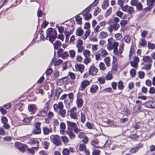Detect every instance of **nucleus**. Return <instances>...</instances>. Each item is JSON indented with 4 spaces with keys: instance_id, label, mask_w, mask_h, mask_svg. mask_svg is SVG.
<instances>
[{
    "instance_id": "obj_61",
    "label": "nucleus",
    "mask_w": 155,
    "mask_h": 155,
    "mask_svg": "<svg viewBox=\"0 0 155 155\" xmlns=\"http://www.w3.org/2000/svg\"><path fill=\"white\" fill-rule=\"evenodd\" d=\"M68 75L70 77L71 79H74L75 78V76L74 74L71 72H69L68 73Z\"/></svg>"
},
{
    "instance_id": "obj_29",
    "label": "nucleus",
    "mask_w": 155,
    "mask_h": 155,
    "mask_svg": "<svg viewBox=\"0 0 155 155\" xmlns=\"http://www.w3.org/2000/svg\"><path fill=\"white\" fill-rule=\"evenodd\" d=\"M118 45V43L117 42H114L113 44L110 47V49L108 48L109 50L112 49L117 48Z\"/></svg>"
},
{
    "instance_id": "obj_22",
    "label": "nucleus",
    "mask_w": 155,
    "mask_h": 155,
    "mask_svg": "<svg viewBox=\"0 0 155 155\" xmlns=\"http://www.w3.org/2000/svg\"><path fill=\"white\" fill-rule=\"evenodd\" d=\"M61 45V42L59 41H57L54 44L55 49L58 50L59 46Z\"/></svg>"
},
{
    "instance_id": "obj_18",
    "label": "nucleus",
    "mask_w": 155,
    "mask_h": 155,
    "mask_svg": "<svg viewBox=\"0 0 155 155\" xmlns=\"http://www.w3.org/2000/svg\"><path fill=\"white\" fill-rule=\"evenodd\" d=\"M44 134L45 135H48L50 132H52L51 130H50L47 127H44L43 128Z\"/></svg>"
},
{
    "instance_id": "obj_16",
    "label": "nucleus",
    "mask_w": 155,
    "mask_h": 155,
    "mask_svg": "<svg viewBox=\"0 0 155 155\" xmlns=\"http://www.w3.org/2000/svg\"><path fill=\"white\" fill-rule=\"evenodd\" d=\"M61 91V90L59 88H57L55 91V94L54 98L55 99H58V98L59 96Z\"/></svg>"
},
{
    "instance_id": "obj_7",
    "label": "nucleus",
    "mask_w": 155,
    "mask_h": 155,
    "mask_svg": "<svg viewBox=\"0 0 155 155\" xmlns=\"http://www.w3.org/2000/svg\"><path fill=\"white\" fill-rule=\"evenodd\" d=\"M90 82L87 80H85L81 82L80 87L79 90L81 91H83L86 87L89 85Z\"/></svg>"
},
{
    "instance_id": "obj_42",
    "label": "nucleus",
    "mask_w": 155,
    "mask_h": 155,
    "mask_svg": "<svg viewBox=\"0 0 155 155\" xmlns=\"http://www.w3.org/2000/svg\"><path fill=\"white\" fill-rule=\"evenodd\" d=\"M148 48L149 49H155V45L151 43L150 42L148 43Z\"/></svg>"
},
{
    "instance_id": "obj_13",
    "label": "nucleus",
    "mask_w": 155,
    "mask_h": 155,
    "mask_svg": "<svg viewBox=\"0 0 155 155\" xmlns=\"http://www.w3.org/2000/svg\"><path fill=\"white\" fill-rule=\"evenodd\" d=\"M54 30H55L54 29H53L51 28H48L46 31V39L48 40V36H49L50 35H51L52 34H54Z\"/></svg>"
},
{
    "instance_id": "obj_30",
    "label": "nucleus",
    "mask_w": 155,
    "mask_h": 155,
    "mask_svg": "<svg viewBox=\"0 0 155 155\" xmlns=\"http://www.w3.org/2000/svg\"><path fill=\"white\" fill-rule=\"evenodd\" d=\"M82 19V18L79 15H78L76 16V20L78 24L81 25V24Z\"/></svg>"
},
{
    "instance_id": "obj_6",
    "label": "nucleus",
    "mask_w": 155,
    "mask_h": 155,
    "mask_svg": "<svg viewBox=\"0 0 155 155\" xmlns=\"http://www.w3.org/2000/svg\"><path fill=\"white\" fill-rule=\"evenodd\" d=\"M82 96L80 92H79L77 94V99L76 103L77 106L78 107H81L83 104V100L81 99Z\"/></svg>"
},
{
    "instance_id": "obj_8",
    "label": "nucleus",
    "mask_w": 155,
    "mask_h": 155,
    "mask_svg": "<svg viewBox=\"0 0 155 155\" xmlns=\"http://www.w3.org/2000/svg\"><path fill=\"white\" fill-rule=\"evenodd\" d=\"M97 71V68L93 66H91L89 71L90 74L92 75V76H94L96 74Z\"/></svg>"
},
{
    "instance_id": "obj_60",
    "label": "nucleus",
    "mask_w": 155,
    "mask_h": 155,
    "mask_svg": "<svg viewBox=\"0 0 155 155\" xmlns=\"http://www.w3.org/2000/svg\"><path fill=\"white\" fill-rule=\"evenodd\" d=\"M1 121L4 124H7L8 122V119L6 117L3 116L2 117Z\"/></svg>"
},
{
    "instance_id": "obj_59",
    "label": "nucleus",
    "mask_w": 155,
    "mask_h": 155,
    "mask_svg": "<svg viewBox=\"0 0 155 155\" xmlns=\"http://www.w3.org/2000/svg\"><path fill=\"white\" fill-rule=\"evenodd\" d=\"M48 24V23L46 21H44L41 25V28H45L47 26Z\"/></svg>"
},
{
    "instance_id": "obj_64",
    "label": "nucleus",
    "mask_w": 155,
    "mask_h": 155,
    "mask_svg": "<svg viewBox=\"0 0 155 155\" xmlns=\"http://www.w3.org/2000/svg\"><path fill=\"white\" fill-rule=\"evenodd\" d=\"M100 151L99 150H94L92 153V155H99Z\"/></svg>"
},
{
    "instance_id": "obj_37",
    "label": "nucleus",
    "mask_w": 155,
    "mask_h": 155,
    "mask_svg": "<svg viewBox=\"0 0 155 155\" xmlns=\"http://www.w3.org/2000/svg\"><path fill=\"white\" fill-rule=\"evenodd\" d=\"M114 36L117 40H120L123 37L122 35L120 33L115 34Z\"/></svg>"
},
{
    "instance_id": "obj_34",
    "label": "nucleus",
    "mask_w": 155,
    "mask_h": 155,
    "mask_svg": "<svg viewBox=\"0 0 155 155\" xmlns=\"http://www.w3.org/2000/svg\"><path fill=\"white\" fill-rule=\"evenodd\" d=\"M67 78L66 77H64L62 78L61 79H58L57 80V82L58 83V82L59 83L60 85H61L62 84H64V79H66Z\"/></svg>"
},
{
    "instance_id": "obj_47",
    "label": "nucleus",
    "mask_w": 155,
    "mask_h": 155,
    "mask_svg": "<svg viewBox=\"0 0 155 155\" xmlns=\"http://www.w3.org/2000/svg\"><path fill=\"white\" fill-rule=\"evenodd\" d=\"M99 68L101 70L104 71L105 69L104 64L103 62H101L99 64Z\"/></svg>"
},
{
    "instance_id": "obj_2",
    "label": "nucleus",
    "mask_w": 155,
    "mask_h": 155,
    "mask_svg": "<svg viewBox=\"0 0 155 155\" xmlns=\"http://www.w3.org/2000/svg\"><path fill=\"white\" fill-rule=\"evenodd\" d=\"M98 0H95L94 2L87 7L85 8L82 12V14L83 16L86 15L89 12L91 6H96L98 4Z\"/></svg>"
},
{
    "instance_id": "obj_31",
    "label": "nucleus",
    "mask_w": 155,
    "mask_h": 155,
    "mask_svg": "<svg viewBox=\"0 0 155 155\" xmlns=\"http://www.w3.org/2000/svg\"><path fill=\"white\" fill-rule=\"evenodd\" d=\"M28 110L29 111L34 112L35 110V108L34 105H30L28 106Z\"/></svg>"
},
{
    "instance_id": "obj_52",
    "label": "nucleus",
    "mask_w": 155,
    "mask_h": 155,
    "mask_svg": "<svg viewBox=\"0 0 155 155\" xmlns=\"http://www.w3.org/2000/svg\"><path fill=\"white\" fill-rule=\"evenodd\" d=\"M136 73V71L134 69H131L130 71V74L132 77H134L135 76Z\"/></svg>"
},
{
    "instance_id": "obj_58",
    "label": "nucleus",
    "mask_w": 155,
    "mask_h": 155,
    "mask_svg": "<svg viewBox=\"0 0 155 155\" xmlns=\"http://www.w3.org/2000/svg\"><path fill=\"white\" fill-rule=\"evenodd\" d=\"M63 50L62 48H60L57 52V54L58 57H61L62 55Z\"/></svg>"
},
{
    "instance_id": "obj_53",
    "label": "nucleus",
    "mask_w": 155,
    "mask_h": 155,
    "mask_svg": "<svg viewBox=\"0 0 155 155\" xmlns=\"http://www.w3.org/2000/svg\"><path fill=\"white\" fill-rule=\"evenodd\" d=\"M119 20V18L118 17H115L113 19H110V21L111 23L115 22V23H117Z\"/></svg>"
},
{
    "instance_id": "obj_48",
    "label": "nucleus",
    "mask_w": 155,
    "mask_h": 155,
    "mask_svg": "<svg viewBox=\"0 0 155 155\" xmlns=\"http://www.w3.org/2000/svg\"><path fill=\"white\" fill-rule=\"evenodd\" d=\"M124 40L126 42L129 43L130 41V38L128 35H125L124 38Z\"/></svg>"
},
{
    "instance_id": "obj_4",
    "label": "nucleus",
    "mask_w": 155,
    "mask_h": 155,
    "mask_svg": "<svg viewBox=\"0 0 155 155\" xmlns=\"http://www.w3.org/2000/svg\"><path fill=\"white\" fill-rule=\"evenodd\" d=\"M109 24L110 25V26L108 27L107 28L110 33L112 32L113 29L115 31L117 30L120 27L119 24L117 23H115L114 25L110 24V23H109Z\"/></svg>"
},
{
    "instance_id": "obj_44",
    "label": "nucleus",
    "mask_w": 155,
    "mask_h": 155,
    "mask_svg": "<svg viewBox=\"0 0 155 155\" xmlns=\"http://www.w3.org/2000/svg\"><path fill=\"white\" fill-rule=\"evenodd\" d=\"M117 64L115 63H112V71L116 72L117 71Z\"/></svg>"
},
{
    "instance_id": "obj_27",
    "label": "nucleus",
    "mask_w": 155,
    "mask_h": 155,
    "mask_svg": "<svg viewBox=\"0 0 155 155\" xmlns=\"http://www.w3.org/2000/svg\"><path fill=\"white\" fill-rule=\"evenodd\" d=\"M140 148L139 146L137 147L132 148L130 150V152L132 153H134L137 152Z\"/></svg>"
},
{
    "instance_id": "obj_43",
    "label": "nucleus",
    "mask_w": 155,
    "mask_h": 155,
    "mask_svg": "<svg viewBox=\"0 0 155 155\" xmlns=\"http://www.w3.org/2000/svg\"><path fill=\"white\" fill-rule=\"evenodd\" d=\"M61 140L64 143H66L68 142V139L66 136H63L61 137Z\"/></svg>"
},
{
    "instance_id": "obj_15",
    "label": "nucleus",
    "mask_w": 155,
    "mask_h": 155,
    "mask_svg": "<svg viewBox=\"0 0 155 155\" xmlns=\"http://www.w3.org/2000/svg\"><path fill=\"white\" fill-rule=\"evenodd\" d=\"M143 60L144 62L149 63H151L152 62L151 58L148 56H144Z\"/></svg>"
},
{
    "instance_id": "obj_62",
    "label": "nucleus",
    "mask_w": 155,
    "mask_h": 155,
    "mask_svg": "<svg viewBox=\"0 0 155 155\" xmlns=\"http://www.w3.org/2000/svg\"><path fill=\"white\" fill-rule=\"evenodd\" d=\"M154 1L153 0H147V5L149 6H152L154 4Z\"/></svg>"
},
{
    "instance_id": "obj_50",
    "label": "nucleus",
    "mask_w": 155,
    "mask_h": 155,
    "mask_svg": "<svg viewBox=\"0 0 155 155\" xmlns=\"http://www.w3.org/2000/svg\"><path fill=\"white\" fill-rule=\"evenodd\" d=\"M134 52V47L133 46H131L130 48V50L129 54V58H130L131 55Z\"/></svg>"
},
{
    "instance_id": "obj_54",
    "label": "nucleus",
    "mask_w": 155,
    "mask_h": 155,
    "mask_svg": "<svg viewBox=\"0 0 155 155\" xmlns=\"http://www.w3.org/2000/svg\"><path fill=\"white\" fill-rule=\"evenodd\" d=\"M111 10H112L111 8L110 7L108 9L107 11L105 14V15H104L105 17H108V16H109L111 12Z\"/></svg>"
},
{
    "instance_id": "obj_23",
    "label": "nucleus",
    "mask_w": 155,
    "mask_h": 155,
    "mask_svg": "<svg viewBox=\"0 0 155 155\" xmlns=\"http://www.w3.org/2000/svg\"><path fill=\"white\" fill-rule=\"evenodd\" d=\"M107 36V33L104 31H102L100 34L99 38L100 39L105 38Z\"/></svg>"
},
{
    "instance_id": "obj_33",
    "label": "nucleus",
    "mask_w": 155,
    "mask_h": 155,
    "mask_svg": "<svg viewBox=\"0 0 155 155\" xmlns=\"http://www.w3.org/2000/svg\"><path fill=\"white\" fill-rule=\"evenodd\" d=\"M64 33L66 37H69L70 35L72 34V32L71 31H69L67 28H65L64 31Z\"/></svg>"
},
{
    "instance_id": "obj_41",
    "label": "nucleus",
    "mask_w": 155,
    "mask_h": 155,
    "mask_svg": "<svg viewBox=\"0 0 155 155\" xmlns=\"http://www.w3.org/2000/svg\"><path fill=\"white\" fill-rule=\"evenodd\" d=\"M70 57L71 58H74L75 54V52L74 50H71L69 51Z\"/></svg>"
},
{
    "instance_id": "obj_28",
    "label": "nucleus",
    "mask_w": 155,
    "mask_h": 155,
    "mask_svg": "<svg viewBox=\"0 0 155 155\" xmlns=\"http://www.w3.org/2000/svg\"><path fill=\"white\" fill-rule=\"evenodd\" d=\"M67 133L68 135L71 139H74L75 138V135L71 131H67Z\"/></svg>"
},
{
    "instance_id": "obj_40",
    "label": "nucleus",
    "mask_w": 155,
    "mask_h": 155,
    "mask_svg": "<svg viewBox=\"0 0 155 155\" xmlns=\"http://www.w3.org/2000/svg\"><path fill=\"white\" fill-rule=\"evenodd\" d=\"M81 121L83 123H84L85 121V116L84 114H83V113L81 112Z\"/></svg>"
},
{
    "instance_id": "obj_10",
    "label": "nucleus",
    "mask_w": 155,
    "mask_h": 155,
    "mask_svg": "<svg viewBox=\"0 0 155 155\" xmlns=\"http://www.w3.org/2000/svg\"><path fill=\"white\" fill-rule=\"evenodd\" d=\"M66 123L68 125V129H69L71 128H74L76 126V124L73 122L67 121Z\"/></svg>"
},
{
    "instance_id": "obj_35",
    "label": "nucleus",
    "mask_w": 155,
    "mask_h": 155,
    "mask_svg": "<svg viewBox=\"0 0 155 155\" xmlns=\"http://www.w3.org/2000/svg\"><path fill=\"white\" fill-rule=\"evenodd\" d=\"M127 9V11L126 12H127L129 14H132L134 11V8L132 7L129 6Z\"/></svg>"
},
{
    "instance_id": "obj_55",
    "label": "nucleus",
    "mask_w": 155,
    "mask_h": 155,
    "mask_svg": "<svg viewBox=\"0 0 155 155\" xmlns=\"http://www.w3.org/2000/svg\"><path fill=\"white\" fill-rule=\"evenodd\" d=\"M83 43V41L81 40H78L77 42V43L76 45V47L77 48L80 47L82 45Z\"/></svg>"
},
{
    "instance_id": "obj_9",
    "label": "nucleus",
    "mask_w": 155,
    "mask_h": 155,
    "mask_svg": "<svg viewBox=\"0 0 155 155\" xmlns=\"http://www.w3.org/2000/svg\"><path fill=\"white\" fill-rule=\"evenodd\" d=\"M54 34H52L48 36V37H49L48 40L51 43H52L53 41L56 39L57 37V34L56 30L54 31Z\"/></svg>"
},
{
    "instance_id": "obj_39",
    "label": "nucleus",
    "mask_w": 155,
    "mask_h": 155,
    "mask_svg": "<svg viewBox=\"0 0 155 155\" xmlns=\"http://www.w3.org/2000/svg\"><path fill=\"white\" fill-rule=\"evenodd\" d=\"M83 54L85 58H88L90 56L91 53L89 50H86L84 52Z\"/></svg>"
},
{
    "instance_id": "obj_1",
    "label": "nucleus",
    "mask_w": 155,
    "mask_h": 155,
    "mask_svg": "<svg viewBox=\"0 0 155 155\" xmlns=\"http://www.w3.org/2000/svg\"><path fill=\"white\" fill-rule=\"evenodd\" d=\"M51 141L57 146L61 145L60 137L58 135H52L50 137Z\"/></svg>"
},
{
    "instance_id": "obj_45",
    "label": "nucleus",
    "mask_w": 155,
    "mask_h": 155,
    "mask_svg": "<svg viewBox=\"0 0 155 155\" xmlns=\"http://www.w3.org/2000/svg\"><path fill=\"white\" fill-rule=\"evenodd\" d=\"M53 70L51 68H49L47 70L45 71V73L47 76L49 75L52 72Z\"/></svg>"
},
{
    "instance_id": "obj_36",
    "label": "nucleus",
    "mask_w": 155,
    "mask_h": 155,
    "mask_svg": "<svg viewBox=\"0 0 155 155\" xmlns=\"http://www.w3.org/2000/svg\"><path fill=\"white\" fill-rule=\"evenodd\" d=\"M24 145V144L20 142H16L15 143V147L18 149L23 146Z\"/></svg>"
},
{
    "instance_id": "obj_46",
    "label": "nucleus",
    "mask_w": 155,
    "mask_h": 155,
    "mask_svg": "<svg viewBox=\"0 0 155 155\" xmlns=\"http://www.w3.org/2000/svg\"><path fill=\"white\" fill-rule=\"evenodd\" d=\"M139 137V136L137 134H134L128 136V137L134 140L136 138H137Z\"/></svg>"
},
{
    "instance_id": "obj_32",
    "label": "nucleus",
    "mask_w": 155,
    "mask_h": 155,
    "mask_svg": "<svg viewBox=\"0 0 155 155\" xmlns=\"http://www.w3.org/2000/svg\"><path fill=\"white\" fill-rule=\"evenodd\" d=\"M110 59L109 57H107L104 59V62L107 67H109L110 66Z\"/></svg>"
},
{
    "instance_id": "obj_21",
    "label": "nucleus",
    "mask_w": 155,
    "mask_h": 155,
    "mask_svg": "<svg viewBox=\"0 0 155 155\" xmlns=\"http://www.w3.org/2000/svg\"><path fill=\"white\" fill-rule=\"evenodd\" d=\"M83 32V31L81 28H79L77 29L76 34L78 36H81L82 35Z\"/></svg>"
},
{
    "instance_id": "obj_3",
    "label": "nucleus",
    "mask_w": 155,
    "mask_h": 155,
    "mask_svg": "<svg viewBox=\"0 0 155 155\" xmlns=\"http://www.w3.org/2000/svg\"><path fill=\"white\" fill-rule=\"evenodd\" d=\"M124 44L122 43L120 47L119 50H118L117 48L114 49V53L116 55H121L124 51Z\"/></svg>"
},
{
    "instance_id": "obj_57",
    "label": "nucleus",
    "mask_w": 155,
    "mask_h": 155,
    "mask_svg": "<svg viewBox=\"0 0 155 155\" xmlns=\"http://www.w3.org/2000/svg\"><path fill=\"white\" fill-rule=\"evenodd\" d=\"M69 54L68 53L67 51H65L61 57L63 59H64L67 58Z\"/></svg>"
},
{
    "instance_id": "obj_25",
    "label": "nucleus",
    "mask_w": 155,
    "mask_h": 155,
    "mask_svg": "<svg viewBox=\"0 0 155 155\" xmlns=\"http://www.w3.org/2000/svg\"><path fill=\"white\" fill-rule=\"evenodd\" d=\"M47 111L46 110H43L40 111L39 114H37V115L39 116H45L47 115Z\"/></svg>"
},
{
    "instance_id": "obj_20",
    "label": "nucleus",
    "mask_w": 155,
    "mask_h": 155,
    "mask_svg": "<svg viewBox=\"0 0 155 155\" xmlns=\"http://www.w3.org/2000/svg\"><path fill=\"white\" fill-rule=\"evenodd\" d=\"M70 116L71 119H74V120L78 119V117L76 113L75 112H70Z\"/></svg>"
},
{
    "instance_id": "obj_12",
    "label": "nucleus",
    "mask_w": 155,
    "mask_h": 155,
    "mask_svg": "<svg viewBox=\"0 0 155 155\" xmlns=\"http://www.w3.org/2000/svg\"><path fill=\"white\" fill-rule=\"evenodd\" d=\"M84 67L83 65L81 64L75 65V68L77 70L80 71L81 73L83 72Z\"/></svg>"
},
{
    "instance_id": "obj_26",
    "label": "nucleus",
    "mask_w": 155,
    "mask_h": 155,
    "mask_svg": "<svg viewBox=\"0 0 155 155\" xmlns=\"http://www.w3.org/2000/svg\"><path fill=\"white\" fill-rule=\"evenodd\" d=\"M146 42L147 41L143 39H141L139 43V44L140 45L142 46L143 47H145L147 45Z\"/></svg>"
},
{
    "instance_id": "obj_14",
    "label": "nucleus",
    "mask_w": 155,
    "mask_h": 155,
    "mask_svg": "<svg viewBox=\"0 0 155 155\" xmlns=\"http://www.w3.org/2000/svg\"><path fill=\"white\" fill-rule=\"evenodd\" d=\"M32 118V117H31L24 118L22 120L23 124L25 125L29 124Z\"/></svg>"
},
{
    "instance_id": "obj_63",
    "label": "nucleus",
    "mask_w": 155,
    "mask_h": 155,
    "mask_svg": "<svg viewBox=\"0 0 155 155\" xmlns=\"http://www.w3.org/2000/svg\"><path fill=\"white\" fill-rule=\"evenodd\" d=\"M64 155H68L69 153V151L67 149H64L62 152Z\"/></svg>"
},
{
    "instance_id": "obj_51",
    "label": "nucleus",
    "mask_w": 155,
    "mask_h": 155,
    "mask_svg": "<svg viewBox=\"0 0 155 155\" xmlns=\"http://www.w3.org/2000/svg\"><path fill=\"white\" fill-rule=\"evenodd\" d=\"M151 67V64H145L144 66L142 68V69H144L146 70H150Z\"/></svg>"
},
{
    "instance_id": "obj_11",
    "label": "nucleus",
    "mask_w": 155,
    "mask_h": 155,
    "mask_svg": "<svg viewBox=\"0 0 155 155\" xmlns=\"http://www.w3.org/2000/svg\"><path fill=\"white\" fill-rule=\"evenodd\" d=\"M98 87V86L96 84H94L92 86L90 89V92L92 94H94L95 93L97 90Z\"/></svg>"
},
{
    "instance_id": "obj_49",
    "label": "nucleus",
    "mask_w": 155,
    "mask_h": 155,
    "mask_svg": "<svg viewBox=\"0 0 155 155\" xmlns=\"http://www.w3.org/2000/svg\"><path fill=\"white\" fill-rule=\"evenodd\" d=\"M28 146L26 145H24L23 146L19 149L18 150L21 152L24 153L25 151V149L27 148Z\"/></svg>"
},
{
    "instance_id": "obj_5",
    "label": "nucleus",
    "mask_w": 155,
    "mask_h": 155,
    "mask_svg": "<svg viewBox=\"0 0 155 155\" xmlns=\"http://www.w3.org/2000/svg\"><path fill=\"white\" fill-rule=\"evenodd\" d=\"M41 123L40 122H37L35 124V129H34L33 131V133L35 134H39L41 133V130L40 129V125Z\"/></svg>"
},
{
    "instance_id": "obj_17",
    "label": "nucleus",
    "mask_w": 155,
    "mask_h": 155,
    "mask_svg": "<svg viewBox=\"0 0 155 155\" xmlns=\"http://www.w3.org/2000/svg\"><path fill=\"white\" fill-rule=\"evenodd\" d=\"M29 143L31 145H32L34 144H36L37 147L39 146V142L37 140H35L34 139H31L29 141Z\"/></svg>"
},
{
    "instance_id": "obj_24",
    "label": "nucleus",
    "mask_w": 155,
    "mask_h": 155,
    "mask_svg": "<svg viewBox=\"0 0 155 155\" xmlns=\"http://www.w3.org/2000/svg\"><path fill=\"white\" fill-rule=\"evenodd\" d=\"M118 87L119 90H122L124 87L123 82L121 81H119L118 84Z\"/></svg>"
},
{
    "instance_id": "obj_38",
    "label": "nucleus",
    "mask_w": 155,
    "mask_h": 155,
    "mask_svg": "<svg viewBox=\"0 0 155 155\" xmlns=\"http://www.w3.org/2000/svg\"><path fill=\"white\" fill-rule=\"evenodd\" d=\"M66 112L65 110L62 109L60 110L59 114L62 117H64L65 116Z\"/></svg>"
},
{
    "instance_id": "obj_56",
    "label": "nucleus",
    "mask_w": 155,
    "mask_h": 155,
    "mask_svg": "<svg viewBox=\"0 0 155 155\" xmlns=\"http://www.w3.org/2000/svg\"><path fill=\"white\" fill-rule=\"evenodd\" d=\"M98 81L101 84H104L105 83V79L102 77L99 78H98Z\"/></svg>"
},
{
    "instance_id": "obj_19",
    "label": "nucleus",
    "mask_w": 155,
    "mask_h": 155,
    "mask_svg": "<svg viewBox=\"0 0 155 155\" xmlns=\"http://www.w3.org/2000/svg\"><path fill=\"white\" fill-rule=\"evenodd\" d=\"M39 149L38 147H32L31 148H27V150L29 153L32 154H34L35 153L34 149L36 150H38Z\"/></svg>"
}]
</instances>
